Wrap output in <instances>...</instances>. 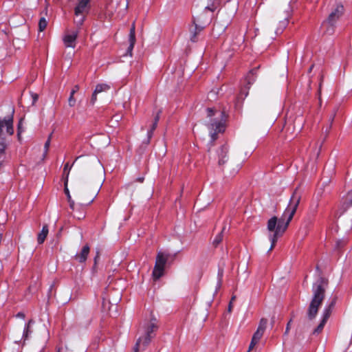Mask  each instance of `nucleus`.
<instances>
[{"mask_svg": "<svg viewBox=\"0 0 352 352\" xmlns=\"http://www.w3.org/2000/svg\"><path fill=\"white\" fill-rule=\"evenodd\" d=\"M22 121L23 120L21 119L19 124H18V132H17V136H18V138L19 140L21 139V133L22 132V128H21V125H22Z\"/></svg>", "mask_w": 352, "mask_h": 352, "instance_id": "obj_35", "label": "nucleus"}, {"mask_svg": "<svg viewBox=\"0 0 352 352\" xmlns=\"http://www.w3.org/2000/svg\"><path fill=\"white\" fill-rule=\"evenodd\" d=\"M70 169H71V166H69V163H66L65 164V166H64V168H63V174L66 175V179H65V186L67 185L68 176H69V173Z\"/></svg>", "mask_w": 352, "mask_h": 352, "instance_id": "obj_26", "label": "nucleus"}, {"mask_svg": "<svg viewBox=\"0 0 352 352\" xmlns=\"http://www.w3.org/2000/svg\"><path fill=\"white\" fill-rule=\"evenodd\" d=\"M167 259V256L165 255L164 253L160 252L157 255L155 265L164 268Z\"/></svg>", "mask_w": 352, "mask_h": 352, "instance_id": "obj_15", "label": "nucleus"}, {"mask_svg": "<svg viewBox=\"0 0 352 352\" xmlns=\"http://www.w3.org/2000/svg\"><path fill=\"white\" fill-rule=\"evenodd\" d=\"M16 317L17 318H25V314L23 312H19L16 314Z\"/></svg>", "mask_w": 352, "mask_h": 352, "instance_id": "obj_41", "label": "nucleus"}, {"mask_svg": "<svg viewBox=\"0 0 352 352\" xmlns=\"http://www.w3.org/2000/svg\"><path fill=\"white\" fill-rule=\"evenodd\" d=\"M225 229H226V228L223 227L221 232L220 233H219L214 239L212 243L214 246H217L222 241L223 232L225 230Z\"/></svg>", "mask_w": 352, "mask_h": 352, "instance_id": "obj_23", "label": "nucleus"}, {"mask_svg": "<svg viewBox=\"0 0 352 352\" xmlns=\"http://www.w3.org/2000/svg\"><path fill=\"white\" fill-rule=\"evenodd\" d=\"M74 165V163H72V164H71V166H70L72 167V166H73Z\"/></svg>", "mask_w": 352, "mask_h": 352, "instance_id": "obj_51", "label": "nucleus"}, {"mask_svg": "<svg viewBox=\"0 0 352 352\" xmlns=\"http://www.w3.org/2000/svg\"><path fill=\"white\" fill-rule=\"evenodd\" d=\"M340 221H342V216L346 214L352 222V190L349 191L343 198L342 204L340 209Z\"/></svg>", "mask_w": 352, "mask_h": 352, "instance_id": "obj_7", "label": "nucleus"}, {"mask_svg": "<svg viewBox=\"0 0 352 352\" xmlns=\"http://www.w3.org/2000/svg\"><path fill=\"white\" fill-rule=\"evenodd\" d=\"M335 302H336L335 300H333L328 307H330L331 309L334 306Z\"/></svg>", "mask_w": 352, "mask_h": 352, "instance_id": "obj_44", "label": "nucleus"}, {"mask_svg": "<svg viewBox=\"0 0 352 352\" xmlns=\"http://www.w3.org/2000/svg\"><path fill=\"white\" fill-rule=\"evenodd\" d=\"M267 320L265 318H262L260 320V322H259V324H258V327L257 329L259 330H261L263 331H265L266 327H267Z\"/></svg>", "mask_w": 352, "mask_h": 352, "instance_id": "obj_30", "label": "nucleus"}, {"mask_svg": "<svg viewBox=\"0 0 352 352\" xmlns=\"http://www.w3.org/2000/svg\"><path fill=\"white\" fill-rule=\"evenodd\" d=\"M32 104H34L37 100H38V95L36 94H32Z\"/></svg>", "mask_w": 352, "mask_h": 352, "instance_id": "obj_38", "label": "nucleus"}, {"mask_svg": "<svg viewBox=\"0 0 352 352\" xmlns=\"http://www.w3.org/2000/svg\"><path fill=\"white\" fill-rule=\"evenodd\" d=\"M290 16V11H287L283 20L279 21V26L276 28L275 33L276 34H281L283 30L287 27L289 22V17Z\"/></svg>", "mask_w": 352, "mask_h": 352, "instance_id": "obj_13", "label": "nucleus"}, {"mask_svg": "<svg viewBox=\"0 0 352 352\" xmlns=\"http://www.w3.org/2000/svg\"><path fill=\"white\" fill-rule=\"evenodd\" d=\"M290 323H291V321H289L287 324V327H286V329H285V334H287L289 331V329H290Z\"/></svg>", "mask_w": 352, "mask_h": 352, "instance_id": "obj_40", "label": "nucleus"}, {"mask_svg": "<svg viewBox=\"0 0 352 352\" xmlns=\"http://www.w3.org/2000/svg\"><path fill=\"white\" fill-rule=\"evenodd\" d=\"M79 86L75 85L72 89L69 98L68 99V103L70 107H74L76 104V99L74 98L75 94L78 91Z\"/></svg>", "mask_w": 352, "mask_h": 352, "instance_id": "obj_18", "label": "nucleus"}, {"mask_svg": "<svg viewBox=\"0 0 352 352\" xmlns=\"http://www.w3.org/2000/svg\"><path fill=\"white\" fill-rule=\"evenodd\" d=\"M74 165V163H72V164H71V166H70L72 167V166H73Z\"/></svg>", "mask_w": 352, "mask_h": 352, "instance_id": "obj_53", "label": "nucleus"}, {"mask_svg": "<svg viewBox=\"0 0 352 352\" xmlns=\"http://www.w3.org/2000/svg\"><path fill=\"white\" fill-rule=\"evenodd\" d=\"M143 335L140 338H142L141 344L144 349L150 343L153 333L158 329L157 320L155 318L152 317L149 321H147L143 325Z\"/></svg>", "mask_w": 352, "mask_h": 352, "instance_id": "obj_4", "label": "nucleus"}, {"mask_svg": "<svg viewBox=\"0 0 352 352\" xmlns=\"http://www.w3.org/2000/svg\"><path fill=\"white\" fill-rule=\"evenodd\" d=\"M263 333H264V331L257 329L256 332L254 333L252 339L254 341H256V342H258L259 340H261V338H262Z\"/></svg>", "mask_w": 352, "mask_h": 352, "instance_id": "obj_25", "label": "nucleus"}, {"mask_svg": "<svg viewBox=\"0 0 352 352\" xmlns=\"http://www.w3.org/2000/svg\"><path fill=\"white\" fill-rule=\"evenodd\" d=\"M300 201V196L297 193L296 190L292 194L287 207L282 216L278 219L274 216L267 221V228L271 232L269 239L271 242V251L275 246L278 238L281 236L286 231L290 221H292Z\"/></svg>", "mask_w": 352, "mask_h": 352, "instance_id": "obj_1", "label": "nucleus"}, {"mask_svg": "<svg viewBox=\"0 0 352 352\" xmlns=\"http://www.w3.org/2000/svg\"><path fill=\"white\" fill-rule=\"evenodd\" d=\"M234 298H235V297H234V296H233V297L232 298V300H231V301H230V302H232V300H234Z\"/></svg>", "mask_w": 352, "mask_h": 352, "instance_id": "obj_48", "label": "nucleus"}, {"mask_svg": "<svg viewBox=\"0 0 352 352\" xmlns=\"http://www.w3.org/2000/svg\"><path fill=\"white\" fill-rule=\"evenodd\" d=\"M326 322H325L324 320H321V322L319 324V325L314 329L313 333L314 334H316V333L318 334V333H320L322 331V329H323Z\"/></svg>", "mask_w": 352, "mask_h": 352, "instance_id": "obj_31", "label": "nucleus"}, {"mask_svg": "<svg viewBox=\"0 0 352 352\" xmlns=\"http://www.w3.org/2000/svg\"><path fill=\"white\" fill-rule=\"evenodd\" d=\"M52 136V133H50L47 141L45 142V143L44 144V153H43L44 157L46 156V155L48 152V150H49V148L50 146Z\"/></svg>", "mask_w": 352, "mask_h": 352, "instance_id": "obj_28", "label": "nucleus"}, {"mask_svg": "<svg viewBox=\"0 0 352 352\" xmlns=\"http://www.w3.org/2000/svg\"><path fill=\"white\" fill-rule=\"evenodd\" d=\"M198 23H199V19L194 18L193 19V23L195 24V32L192 33L190 40L192 42L197 41V34H199L203 29L204 26H201L198 25Z\"/></svg>", "mask_w": 352, "mask_h": 352, "instance_id": "obj_14", "label": "nucleus"}, {"mask_svg": "<svg viewBox=\"0 0 352 352\" xmlns=\"http://www.w3.org/2000/svg\"><path fill=\"white\" fill-rule=\"evenodd\" d=\"M109 89H110V86L109 85L102 83V84L97 85L94 91H96V93L99 94L102 91H107Z\"/></svg>", "mask_w": 352, "mask_h": 352, "instance_id": "obj_22", "label": "nucleus"}, {"mask_svg": "<svg viewBox=\"0 0 352 352\" xmlns=\"http://www.w3.org/2000/svg\"><path fill=\"white\" fill-rule=\"evenodd\" d=\"M334 117H335V114H333L332 116H331V117H330L331 123H332V122L334 119Z\"/></svg>", "mask_w": 352, "mask_h": 352, "instance_id": "obj_45", "label": "nucleus"}, {"mask_svg": "<svg viewBox=\"0 0 352 352\" xmlns=\"http://www.w3.org/2000/svg\"><path fill=\"white\" fill-rule=\"evenodd\" d=\"M78 36V32H73L65 36L63 41L67 47H75V42Z\"/></svg>", "mask_w": 352, "mask_h": 352, "instance_id": "obj_12", "label": "nucleus"}, {"mask_svg": "<svg viewBox=\"0 0 352 352\" xmlns=\"http://www.w3.org/2000/svg\"><path fill=\"white\" fill-rule=\"evenodd\" d=\"M32 331L30 330V327L25 326L23 333V338L25 340L28 339L29 334H30Z\"/></svg>", "mask_w": 352, "mask_h": 352, "instance_id": "obj_33", "label": "nucleus"}, {"mask_svg": "<svg viewBox=\"0 0 352 352\" xmlns=\"http://www.w3.org/2000/svg\"><path fill=\"white\" fill-rule=\"evenodd\" d=\"M327 285L328 280L322 276H319L313 284V296L307 309V316L309 320H313L316 318L318 309L324 299Z\"/></svg>", "mask_w": 352, "mask_h": 352, "instance_id": "obj_2", "label": "nucleus"}, {"mask_svg": "<svg viewBox=\"0 0 352 352\" xmlns=\"http://www.w3.org/2000/svg\"><path fill=\"white\" fill-rule=\"evenodd\" d=\"M6 127V133L12 135L14 133L13 117L10 116L6 118L0 117V154L3 153L6 148V140L1 137L3 135V129Z\"/></svg>", "mask_w": 352, "mask_h": 352, "instance_id": "obj_6", "label": "nucleus"}, {"mask_svg": "<svg viewBox=\"0 0 352 352\" xmlns=\"http://www.w3.org/2000/svg\"><path fill=\"white\" fill-rule=\"evenodd\" d=\"M346 243V241L344 239L338 240L336 242V248H340L341 247L344 246Z\"/></svg>", "mask_w": 352, "mask_h": 352, "instance_id": "obj_34", "label": "nucleus"}, {"mask_svg": "<svg viewBox=\"0 0 352 352\" xmlns=\"http://www.w3.org/2000/svg\"><path fill=\"white\" fill-rule=\"evenodd\" d=\"M47 22L45 17H41L38 22V30L40 32H43L47 27Z\"/></svg>", "mask_w": 352, "mask_h": 352, "instance_id": "obj_24", "label": "nucleus"}, {"mask_svg": "<svg viewBox=\"0 0 352 352\" xmlns=\"http://www.w3.org/2000/svg\"><path fill=\"white\" fill-rule=\"evenodd\" d=\"M228 152V148L227 146H226V145L221 146L219 148V149L217 151L218 157H219L218 164L219 166L224 164L227 162Z\"/></svg>", "mask_w": 352, "mask_h": 352, "instance_id": "obj_11", "label": "nucleus"}, {"mask_svg": "<svg viewBox=\"0 0 352 352\" xmlns=\"http://www.w3.org/2000/svg\"><path fill=\"white\" fill-rule=\"evenodd\" d=\"M164 268L155 265L153 271V276L155 280L159 279L164 274Z\"/></svg>", "mask_w": 352, "mask_h": 352, "instance_id": "obj_20", "label": "nucleus"}, {"mask_svg": "<svg viewBox=\"0 0 352 352\" xmlns=\"http://www.w3.org/2000/svg\"><path fill=\"white\" fill-rule=\"evenodd\" d=\"M221 287V278H219V281H218V284H217V289H216V291H215V294L217 292V289Z\"/></svg>", "mask_w": 352, "mask_h": 352, "instance_id": "obj_43", "label": "nucleus"}, {"mask_svg": "<svg viewBox=\"0 0 352 352\" xmlns=\"http://www.w3.org/2000/svg\"><path fill=\"white\" fill-rule=\"evenodd\" d=\"M157 126V124H156V122H153L151 128L147 131V137H146V139L145 140H144V142H143L144 143H145L146 144H148L150 143L151 139L153 134V131L156 129Z\"/></svg>", "mask_w": 352, "mask_h": 352, "instance_id": "obj_19", "label": "nucleus"}, {"mask_svg": "<svg viewBox=\"0 0 352 352\" xmlns=\"http://www.w3.org/2000/svg\"><path fill=\"white\" fill-rule=\"evenodd\" d=\"M344 13V7L341 4L336 6L335 9L329 14L327 21H324L322 25L327 26L325 32L331 35L334 32L335 24Z\"/></svg>", "mask_w": 352, "mask_h": 352, "instance_id": "obj_5", "label": "nucleus"}, {"mask_svg": "<svg viewBox=\"0 0 352 352\" xmlns=\"http://www.w3.org/2000/svg\"><path fill=\"white\" fill-rule=\"evenodd\" d=\"M74 165V163H72V164H71V166H70L72 167V166H73Z\"/></svg>", "mask_w": 352, "mask_h": 352, "instance_id": "obj_52", "label": "nucleus"}, {"mask_svg": "<svg viewBox=\"0 0 352 352\" xmlns=\"http://www.w3.org/2000/svg\"><path fill=\"white\" fill-rule=\"evenodd\" d=\"M316 270L319 271V267L318 266L316 267Z\"/></svg>", "mask_w": 352, "mask_h": 352, "instance_id": "obj_50", "label": "nucleus"}, {"mask_svg": "<svg viewBox=\"0 0 352 352\" xmlns=\"http://www.w3.org/2000/svg\"><path fill=\"white\" fill-rule=\"evenodd\" d=\"M34 322L33 320H30L28 322L25 324V326L30 328L31 324H32Z\"/></svg>", "mask_w": 352, "mask_h": 352, "instance_id": "obj_42", "label": "nucleus"}, {"mask_svg": "<svg viewBox=\"0 0 352 352\" xmlns=\"http://www.w3.org/2000/svg\"><path fill=\"white\" fill-rule=\"evenodd\" d=\"M257 343H258L257 342L254 341V340L252 339L251 342H250V346H249L248 351H251V350L254 347V346H255Z\"/></svg>", "mask_w": 352, "mask_h": 352, "instance_id": "obj_37", "label": "nucleus"}, {"mask_svg": "<svg viewBox=\"0 0 352 352\" xmlns=\"http://www.w3.org/2000/svg\"><path fill=\"white\" fill-rule=\"evenodd\" d=\"M129 41V46L128 47L127 52L129 53L130 56H131L132 50L134 47L135 41H136L135 21L133 22L131 29H130Z\"/></svg>", "mask_w": 352, "mask_h": 352, "instance_id": "obj_9", "label": "nucleus"}, {"mask_svg": "<svg viewBox=\"0 0 352 352\" xmlns=\"http://www.w3.org/2000/svg\"><path fill=\"white\" fill-rule=\"evenodd\" d=\"M57 352H60V349H58Z\"/></svg>", "mask_w": 352, "mask_h": 352, "instance_id": "obj_49", "label": "nucleus"}, {"mask_svg": "<svg viewBox=\"0 0 352 352\" xmlns=\"http://www.w3.org/2000/svg\"><path fill=\"white\" fill-rule=\"evenodd\" d=\"M160 113H161V111H159L157 112V113L156 116H155V118H154V122H156V124H157V123H158V121H159V120H160Z\"/></svg>", "mask_w": 352, "mask_h": 352, "instance_id": "obj_39", "label": "nucleus"}, {"mask_svg": "<svg viewBox=\"0 0 352 352\" xmlns=\"http://www.w3.org/2000/svg\"><path fill=\"white\" fill-rule=\"evenodd\" d=\"M143 179H144L143 178H138V180L140 182H143Z\"/></svg>", "mask_w": 352, "mask_h": 352, "instance_id": "obj_47", "label": "nucleus"}, {"mask_svg": "<svg viewBox=\"0 0 352 352\" xmlns=\"http://www.w3.org/2000/svg\"><path fill=\"white\" fill-rule=\"evenodd\" d=\"M90 0H78V3L74 9V14L79 13L86 14L89 10V3Z\"/></svg>", "mask_w": 352, "mask_h": 352, "instance_id": "obj_8", "label": "nucleus"}, {"mask_svg": "<svg viewBox=\"0 0 352 352\" xmlns=\"http://www.w3.org/2000/svg\"><path fill=\"white\" fill-rule=\"evenodd\" d=\"M97 94H98L96 93L95 91H94V93H93V94L91 96V103L92 104H94L95 103V102L96 101V100H97Z\"/></svg>", "mask_w": 352, "mask_h": 352, "instance_id": "obj_36", "label": "nucleus"}, {"mask_svg": "<svg viewBox=\"0 0 352 352\" xmlns=\"http://www.w3.org/2000/svg\"><path fill=\"white\" fill-rule=\"evenodd\" d=\"M331 309L330 307H327L324 309L323 311L322 315V320H324L325 322H327V320L329 319L330 315H331Z\"/></svg>", "mask_w": 352, "mask_h": 352, "instance_id": "obj_29", "label": "nucleus"}, {"mask_svg": "<svg viewBox=\"0 0 352 352\" xmlns=\"http://www.w3.org/2000/svg\"><path fill=\"white\" fill-rule=\"evenodd\" d=\"M85 19V14L79 13L78 14H75V19H74V23L75 24L80 27L82 25Z\"/></svg>", "mask_w": 352, "mask_h": 352, "instance_id": "obj_21", "label": "nucleus"}, {"mask_svg": "<svg viewBox=\"0 0 352 352\" xmlns=\"http://www.w3.org/2000/svg\"><path fill=\"white\" fill-rule=\"evenodd\" d=\"M207 114L209 118L217 116L214 119L211 118L207 124L208 129L210 131L211 142H212L217 138V134L223 132L225 130V114L223 111H217L212 108L207 109Z\"/></svg>", "mask_w": 352, "mask_h": 352, "instance_id": "obj_3", "label": "nucleus"}, {"mask_svg": "<svg viewBox=\"0 0 352 352\" xmlns=\"http://www.w3.org/2000/svg\"><path fill=\"white\" fill-rule=\"evenodd\" d=\"M89 246L87 244L82 248L80 252L77 253L74 258L79 263H84L87 260V256L89 253Z\"/></svg>", "mask_w": 352, "mask_h": 352, "instance_id": "obj_10", "label": "nucleus"}, {"mask_svg": "<svg viewBox=\"0 0 352 352\" xmlns=\"http://www.w3.org/2000/svg\"><path fill=\"white\" fill-rule=\"evenodd\" d=\"M219 6L220 0H208V5L206 6L205 10L214 12Z\"/></svg>", "mask_w": 352, "mask_h": 352, "instance_id": "obj_16", "label": "nucleus"}, {"mask_svg": "<svg viewBox=\"0 0 352 352\" xmlns=\"http://www.w3.org/2000/svg\"><path fill=\"white\" fill-rule=\"evenodd\" d=\"M231 309H232V302H230L229 304V306H228V311H231Z\"/></svg>", "mask_w": 352, "mask_h": 352, "instance_id": "obj_46", "label": "nucleus"}, {"mask_svg": "<svg viewBox=\"0 0 352 352\" xmlns=\"http://www.w3.org/2000/svg\"><path fill=\"white\" fill-rule=\"evenodd\" d=\"M48 232H49L48 226L47 225L43 226L42 230L38 234L37 241L39 244H42L44 242V241L48 234Z\"/></svg>", "mask_w": 352, "mask_h": 352, "instance_id": "obj_17", "label": "nucleus"}, {"mask_svg": "<svg viewBox=\"0 0 352 352\" xmlns=\"http://www.w3.org/2000/svg\"><path fill=\"white\" fill-rule=\"evenodd\" d=\"M142 340V338H139L138 340H137L135 345L134 346V352H139V350L141 348H142L144 349L142 344H141Z\"/></svg>", "mask_w": 352, "mask_h": 352, "instance_id": "obj_32", "label": "nucleus"}, {"mask_svg": "<svg viewBox=\"0 0 352 352\" xmlns=\"http://www.w3.org/2000/svg\"><path fill=\"white\" fill-rule=\"evenodd\" d=\"M65 192L67 195V200H68V202L69 203V206L72 209H74V201L72 199V197H71V195L69 194V191L67 188V186H65Z\"/></svg>", "mask_w": 352, "mask_h": 352, "instance_id": "obj_27", "label": "nucleus"}, {"mask_svg": "<svg viewBox=\"0 0 352 352\" xmlns=\"http://www.w3.org/2000/svg\"><path fill=\"white\" fill-rule=\"evenodd\" d=\"M1 165H2V163H1V162H0V168L1 167Z\"/></svg>", "mask_w": 352, "mask_h": 352, "instance_id": "obj_54", "label": "nucleus"}]
</instances>
